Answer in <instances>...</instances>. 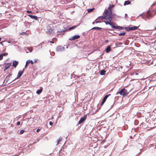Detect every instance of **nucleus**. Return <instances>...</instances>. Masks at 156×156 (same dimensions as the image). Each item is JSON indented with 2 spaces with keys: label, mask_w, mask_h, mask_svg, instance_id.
<instances>
[{
  "label": "nucleus",
  "mask_w": 156,
  "mask_h": 156,
  "mask_svg": "<svg viewBox=\"0 0 156 156\" xmlns=\"http://www.w3.org/2000/svg\"><path fill=\"white\" fill-rule=\"evenodd\" d=\"M73 7V6H70V7Z\"/></svg>",
  "instance_id": "48"
},
{
  "label": "nucleus",
  "mask_w": 156,
  "mask_h": 156,
  "mask_svg": "<svg viewBox=\"0 0 156 156\" xmlns=\"http://www.w3.org/2000/svg\"><path fill=\"white\" fill-rule=\"evenodd\" d=\"M113 5H110L109 6V7H108V9H109V10H107L108 11H112V10H111V8H112L113 7Z\"/></svg>",
  "instance_id": "24"
},
{
  "label": "nucleus",
  "mask_w": 156,
  "mask_h": 156,
  "mask_svg": "<svg viewBox=\"0 0 156 156\" xmlns=\"http://www.w3.org/2000/svg\"><path fill=\"white\" fill-rule=\"evenodd\" d=\"M64 49V47L61 46H58L56 48V51H61Z\"/></svg>",
  "instance_id": "7"
},
{
  "label": "nucleus",
  "mask_w": 156,
  "mask_h": 156,
  "mask_svg": "<svg viewBox=\"0 0 156 156\" xmlns=\"http://www.w3.org/2000/svg\"><path fill=\"white\" fill-rule=\"evenodd\" d=\"M42 90H43V88L42 87H41L40 89L39 90H37V91L36 92V93H37V94H39L42 92Z\"/></svg>",
  "instance_id": "13"
},
{
  "label": "nucleus",
  "mask_w": 156,
  "mask_h": 156,
  "mask_svg": "<svg viewBox=\"0 0 156 156\" xmlns=\"http://www.w3.org/2000/svg\"><path fill=\"white\" fill-rule=\"evenodd\" d=\"M119 93L120 95L124 96L127 95L128 92L127 90L125 88H123L121 89V90L119 92Z\"/></svg>",
  "instance_id": "3"
},
{
  "label": "nucleus",
  "mask_w": 156,
  "mask_h": 156,
  "mask_svg": "<svg viewBox=\"0 0 156 156\" xmlns=\"http://www.w3.org/2000/svg\"><path fill=\"white\" fill-rule=\"evenodd\" d=\"M105 101H104L103 100H102L101 103V105H103V104H104V103L105 102Z\"/></svg>",
  "instance_id": "31"
},
{
  "label": "nucleus",
  "mask_w": 156,
  "mask_h": 156,
  "mask_svg": "<svg viewBox=\"0 0 156 156\" xmlns=\"http://www.w3.org/2000/svg\"><path fill=\"white\" fill-rule=\"evenodd\" d=\"M37 60L36 59V60H35V61H34V62H35V63H36L37 62Z\"/></svg>",
  "instance_id": "40"
},
{
  "label": "nucleus",
  "mask_w": 156,
  "mask_h": 156,
  "mask_svg": "<svg viewBox=\"0 0 156 156\" xmlns=\"http://www.w3.org/2000/svg\"><path fill=\"white\" fill-rule=\"evenodd\" d=\"M135 74L136 75H138V73H135Z\"/></svg>",
  "instance_id": "41"
},
{
  "label": "nucleus",
  "mask_w": 156,
  "mask_h": 156,
  "mask_svg": "<svg viewBox=\"0 0 156 156\" xmlns=\"http://www.w3.org/2000/svg\"><path fill=\"white\" fill-rule=\"evenodd\" d=\"M5 66V69L4 71L8 69L11 66V63H5L4 64Z\"/></svg>",
  "instance_id": "6"
},
{
  "label": "nucleus",
  "mask_w": 156,
  "mask_h": 156,
  "mask_svg": "<svg viewBox=\"0 0 156 156\" xmlns=\"http://www.w3.org/2000/svg\"><path fill=\"white\" fill-rule=\"evenodd\" d=\"M20 124V121H18L17 122V125H19Z\"/></svg>",
  "instance_id": "35"
},
{
  "label": "nucleus",
  "mask_w": 156,
  "mask_h": 156,
  "mask_svg": "<svg viewBox=\"0 0 156 156\" xmlns=\"http://www.w3.org/2000/svg\"><path fill=\"white\" fill-rule=\"evenodd\" d=\"M108 42V40H107L105 41L106 42Z\"/></svg>",
  "instance_id": "45"
},
{
  "label": "nucleus",
  "mask_w": 156,
  "mask_h": 156,
  "mask_svg": "<svg viewBox=\"0 0 156 156\" xmlns=\"http://www.w3.org/2000/svg\"><path fill=\"white\" fill-rule=\"evenodd\" d=\"M142 18L143 19H144V20H146V19H145V18L143 16H142Z\"/></svg>",
  "instance_id": "39"
},
{
  "label": "nucleus",
  "mask_w": 156,
  "mask_h": 156,
  "mask_svg": "<svg viewBox=\"0 0 156 156\" xmlns=\"http://www.w3.org/2000/svg\"><path fill=\"white\" fill-rule=\"evenodd\" d=\"M3 58V55L0 54V60H2Z\"/></svg>",
  "instance_id": "29"
},
{
  "label": "nucleus",
  "mask_w": 156,
  "mask_h": 156,
  "mask_svg": "<svg viewBox=\"0 0 156 156\" xmlns=\"http://www.w3.org/2000/svg\"><path fill=\"white\" fill-rule=\"evenodd\" d=\"M110 94H108V95H106V96H105V97L104 98L103 100L104 101H106V100L107 99V98H108V96L109 95H110Z\"/></svg>",
  "instance_id": "17"
},
{
  "label": "nucleus",
  "mask_w": 156,
  "mask_h": 156,
  "mask_svg": "<svg viewBox=\"0 0 156 156\" xmlns=\"http://www.w3.org/2000/svg\"><path fill=\"white\" fill-rule=\"evenodd\" d=\"M125 29L126 31H129L132 30L130 27H126L125 28Z\"/></svg>",
  "instance_id": "15"
},
{
  "label": "nucleus",
  "mask_w": 156,
  "mask_h": 156,
  "mask_svg": "<svg viewBox=\"0 0 156 156\" xmlns=\"http://www.w3.org/2000/svg\"><path fill=\"white\" fill-rule=\"evenodd\" d=\"M144 16L147 18L148 19H149L150 17V15L148 14L147 13H146L145 15H144Z\"/></svg>",
  "instance_id": "25"
},
{
  "label": "nucleus",
  "mask_w": 156,
  "mask_h": 156,
  "mask_svg": "<svg viewBox=\"0 0 156 156\" xmlns=\"http://www.w3.org/2000/svg\"><path fill=\"white\" fill-rule=\"evenodd\" d=\"M25 34L26 33L25 32H23V33H21V34Z\"/></svg>",
  "instance_id": "44"
},
{
  "label": "nucleus",
  "mask_w": 156,
  "mask_h": 156,
  "mask_svg": "<svg viewBox=\"0 0 156 156\" xmlns=\"http://www.w3.org/2000/svg\"><path fill=\"white\" fill-rule=\"evenodd\" d=\"M11 75H12V74H10L6 76L5 79H6L7 81H8L9 80V78L10 77V76Z\"/></svg>",
  "instance_id": "23"
},
{
  "label": "nucleus",
  "mask_w": 156,
  "mask_h": 156,
  "mask_svg": "<svg viewBox=\"0 0 156 156\" xmlns=\"http://www.w3.org/2000/svg\"><path fill=\"white\" fill-rule=\"evenodd\" d=\"M111 25H110L112 27V28H113L116 29H119L120 30H122V27H120L119 26H116L114 25H113V23L112 22H111Z\"/></svg>",
  "instance_id": "5"
},
{
  "label": "nucleus",
  "mask_w": 156,
  "mask_h": 156,
  "mask_svg": "<svg viewBox=\"0 0 156 156\" xmlns=\"http://www.w3.org/2000/svg\"><path fill=\"white\" fill-rule=\"evenodd\" d=\"M105 101H104L103 100H102L101 103V105H103V104H104V103L105 102Z\"/></svg>",
  "instance_id": "30"
},
{
  "label": "nucleus",
  "mask_w": 156,
  "mask_h": 156,
  "mask_svg": "<svg viewBox=\"0 0 156 156\" xmlns=\"http://www.w3.org/2000/svg\"><path fill=\"white\" fill-rule=\"evenodd\" d=\"M49 124L51 126H52L53 125V123L52 122H49Z\"/></svg>",
  "instance_id": "32"
},
{
  "label": "nucleus",
  "mask_w": 156,
  "mask_h": 156,
  "mask_svg": "<svg viewBox=\"0 0 156 156\" xmlns=\"http://www.w3.org/2000/svg\"><path fill=\"white\" fill-rule=\"evenodd\" d=\"M127 16V14H125V16Z\"/></svg>",
  "instance_id": "46"
},
{
  "label": "nucleus",
  "mask_w": 156,
  "mask_h": 156,
  "mask_svg": "<svg viewBox=\"0 0 156 156\" xmlns=\"http://www.w3.org/2000/svg\"><path fill=\"white\" fill-rule=\"evenodd\" d=\"M27 12L28 13H31L32 12L31 11H29V10H27Z\"/></svg>",
  "instance_id": "36"
},
{
  "label": "nucleus",
  "mask_w": 156,
  "mask_h": 156,
  "mask_svg": "<svg viewBox=\"0 0 156 156\" xmlns=\"http://www.w3.org/2000/svg\"><path fill=\"white\" fill-rule=\"evenodd\" d=\"M24 72V69H23V70L22 71L20 70L18 72L17 76V78H20L22 75L23 74Z\"/></svg>",
  "instance_id": "8"
},
{
  "label": "nucleus",
  "mask_w": 156,
  "mask_h": 156,
  "mask_svg": "<svg viewBox=\"0 0 156 156\" xmlns=\"http://www.w3.org/2000/svg\"><path fill=\"white\" fill-rule=\"evenodd\" d=\"M125 34H126L125 32H122V33L119 34L118 35L119 36H122V35L123 36V35H125Z\"/></svg>",
  "instance_id": "27"
},
{
  "label": "nucleus",
  "mask_w": 156,
  "mask_h": 156,
  "mask_svg": "<svg viewBox=\"0 0 156 156\" xmlns=\"http://www.w3.org/2000/svg\"><path fill=\"white\" fill-rule=\"evenodd\" d=\"M40 130V129H37V130H36V132H38Z\"/></svg>",
  "instance_id": "37"
},
{
  "label": "nucleus",
  "mask_w": 156,
  "mask_h": 156,
  "mask_svg": "<svg viewBox=\"0 0 156 156\" xmlns=\"http://www.w3.org/2000/svg\"><path fill=\"white\" fill-rule=\"evenodd\" d=\"M51 43H54V42L53 41H51Z\"/></svg>",
  "instance_id": "47"
},
{
  "label": "nucleus",
  "mask_w": 156,
  "mask_h": 156,
  "mask_svg": "<svg viewBox=\"0 0 156 156\" xmlns=\"http://www.w3.org/2000/svg\"><path fill=\"white\" fill-rule=\"evenodd\" d=\"M69 4H70L71 3V2L69 1Z\"/></svg>",
  "instance_id": "42"
},
{
  "label": "nucleus",
  "mask_w": 156,
  "mask_h": 156,
  "mask_svg": "<svg viewBox=\"0 0 156 156\" xmlns=\"http://www.w3.org/2000/svg\"><path fill=\"white\" fill-rule=\"evenodd\" d=\"M62 140V138L61 137H60L59 138L58 140L57 143V145L59 144Z\"/></svg>",
  "instance_id": "22"
},
{
  "label": "nucleus",
  "mask_w": 156,
  "mask_h": 156,
  "mask_svg": "<svg viewBox=\"0 0 156 156\" xmlns=\"http://www.w3.org/2000/svg\"><path fill=\"white\" fill-rule=\"evenodd\" d=\"M25 34L26 33L25 32H23V33H21V34Z\"/></svg>",
  "instance_id": "43"
},
{
  "label": "nucleus",
  "mask_w": 156,
  "mask_h": 156,
  "mask_svg": "<svg viewBox=\"0 0 156 156\" xmlns=\"http://www.w3.org/2000/svg\"><path fill=\"white\" fill-rule=\"evenodd\" d=\"M76 26H74L71 27L69 28V30H71L73 29L74 28L76 27Z\"/></svg>",
  "instance_id": "26"
},
{
  "label": "nucleus",
  "mask_w": 156,
  "mask_h": 156,
  "mask_svg": "<svg viewBox=\"0 0 156 156\" xmlns=\"http://www.w3.org/2000/svg\"><path fill=\"white\" fill-rule=\"evenodd\" d=\"M132 29V30H136L137 28H138V27L136 26H133V27H130Z\"/></svg>",
  "instance_id": "18"
},
{
  "label": "nucleus",
  "mask_w": 156,
  "mask_h": 156,
  "mask_svg": "<svg viewBox=\"0 0 156 156\" xmlns=\"http://www.w3.org/2000/svg\"><path fill=\"white\" fill-rule=\"evenodd\" d=\"M18 62L14 61L13 62L12 66L16 68L18 64Z\"/></svg>",
  "instance_id": "11"
},
{
  "label": "nucleus",
  "mask_w": 156,
  "mask_h": 156,
  "mask_svg": "<svg viewBox=\"0 0 156 156\" xmlns=\"http://www.w3.org/2000/svg\"><path fill=\"white\" fill-rule=\"evenodd\" d=\"M24 132V130H23V129H22L20 131V134H22Z\"/></svg>",
  "instance_id": "28"
},
{
  "label": "nucleus",
  "mask_w": 156,
  "mask_h": 156,
  "mask_svg": "<svg viewBox=\"0 0 156 156\" xmlns=\"http://www.w3.org/2000/svg\"><path fill=\"white\" fill-rule=\"evenodd\" d=\"M27 62H28V64H29L30 63L31 64L33 65L34 64L32 60H28L27 61Z\"/></svg>",
  "instance_id": "21"
},
{
  "label": "nucleus",
  "mask_w": 156,
  "mask_h": 156,
  "mask_svg": "<svg viewBox=\"0 0 156 156\" xmlns=\"http://www.w3.org/2000/svg\"><path fill=\"white\" fill-rule=\"evenodd\" d=\"M130 3V2L129 1H126L124 3V5H129Z\"/></svg>",
  "instance_id": "20"
},
{
  "label": "nucleus",
  "mask_w": 156,
  "mask_h": 156,
  "mask_svg": "<svg viewBox=\"0 0 156 156\" xmlns=\"http://www.w3.org/2000/svg\"><path fill=\"white\" fill-rule=\"evenodd\" d=\"M142 146V144H138V147Z\"/></svg>",
  "instance_id": "38"
},
{
  "label": "nucleus",
  "mask_w": 156,
  "mask_h": 156,
  "mask_svg": "<svg viewBox=\"0 0 156 156\" xmlns=\"http://www.w3.org/2000/svg\"><path fill=\"white\" fill-rule=\"evenodd\" d=\"M101 29V28L100 27H95L91 29L92 30L96 29V30H99Z\"/></svg>",
  "instance_id": "16"
},
{
  "label": "nucleus",
  "mask_w": 156,
  "mask_h": 156,
  "mask_svg": "<svg viewBox=\"0 0 156 156\" xmlns=\"http://www.w3.org/2000/svg\"><path fill=\"white\" fill-rule=\"evenodd\" d=\"M105 71L104 70H101L100 72V74L101 75H103L105 74Z\"/></svg>",
  "instance_id": "14"
},
{
  "label": "nucleus",
  "mask_w": 156,
  "mask_h": 156,
  "mask_svg": "<svg viewBox=\"0 0 156 156\" xmlns=\"http://www.w3.org/2000/svg\"><path fill=\"white\" fill-rule=\"evenodd\" d=\"M142 15V14H140V15L139 16H141V15Z\"/></svg>",
  "instance_id": "50"
},
{
  "label": "nucleus",
  "mask_w": 156,
  "mask_h": 156,
  "mask_svg": "<svg viewBox=\"0 0 156 156\" xmlns=\"http://www.w3.org/2000/svg\"><path fill=\"white\" fill-rule=\"evenodd\" d=\"M8 55V53H4L2 54V55L3 56H6V55Z\"/></svg>",
  "instance_id": "34"
},
{
  "label": "nucleus",
  "mask_w": 156,
  "mask_h": 156,
  "mask_svg": "<svg viewBox=\"0 0 156 156\" xmlns=\"http://www.w3.org/2000/svg\"><path fill=\"white\" fill-rule=\"evenodd\" d=\"M28 62H26V65L25 66V68H26V67H27L28 66V65L29 64L28 63Z\"/></svg>",
  "instance_id": "33"
},
{
  "label": "nucleus",
  "mask_w": 156,
  "mask_h": 156,
  "mask_svg": "<svg viewBox=\"0 0 156 156\" xmlns=\"http://www.w3.org/2000/svg\"><path fill=\"white\" fill-rule=\"evenodd\" d=\"M54 30L50 25H48L47 27V29L46 32L48 34H51L54 33Z\"/></svg>",
  "instance_id": "2"
},
{
  "label": "nucleus",
  "mask_w": 156,
  "mask_h": 156,
  "mask_svg": "<svg viewBox=\"0 0 156 156\" xmlns=\"http://www.w3.org/2000/svg\"><path fill=\"white\" fill-rule=\"evenodd\" d=\"M155 29H156V28H155Z\"/></svg>",
  "instance_id": "51"
},
{
  "label": "nucleus",
  "mask_w": 156,
  "mask_h": 156,
  "mask_svg": "<svg viewBox=\"0 0 156 156\" xmlns=\"http://www.w3.org/2000/svg\"><path fill=\"white\" fill-rule=\"evenodd\" d=\"M1 38L0 37V41H1Z\"/></svg>",
  "instance_id": "49"
},
{
  "label": "nucleus",
  "mask_w": 156,
  "mask_h": 156,
  "mask_svg": "<svg viewBox=\"0 0 156 156\" xmlns=\"http://www.w3.org/2000/svg\"><path fill=\"white\" fill-rule=\"evenodd\" d=\"M87 117V115H84L83 117H81L78 123L80 124L83 122L86 119Z\"/></svg>",
  "instance_id": "4"
},
{
  "label": "nucleus",
  "mask_w": 156,
  "mask_h": 156,
  "mask_svg": "<svg viewBox=\"0 0 156 156\" xmlns=\"http://www.w3.org/2000/svg\"><path fill=\"white\" fill-rule=\"evenodd\" d=\"M103 15V16L99 17L98 19L100 18L101 20L105 19L106 21H104V22L106 24L111 25V20L113 17L112 11L111 10L108 11L107 10H106L104 12Z\"/></svg>",
  "instance_id": "1"
},
{
  "label": "nucleus",
  "mask_w": 156,
  "mask_h": 156,
  "mask_svg": "<svg viewBox=\"0 0 156 156\" xmlns=\"http://www.w3.org/2000/svg\"><path fill=\"white\" fill-rule=\"evenodd\" d=\"M28 16L30 17L31 18L34 19L35 20H37L38 18L37 16H33L31 15H28Z\"/></svg>",
  "instance_id": "10"
},
{
  "label": "nucleus",
  "mask_w": 156,
  "mask_h": 156,
  "mask_svg": "<svg viewBox=\"0 0 156 156\" xmlns=\"http://www.w3.org/2000/svg\"><path fill=\"white\" fill-rule=\"evenodd\" d=\"M94 9V8H93L92 9H87V11L88 12H90L92 11Z\"/></svg>",
  "instance_id": "19"
},
{
  "label": "nucleus",
  "mask_w": 156,
  "mask_h": 156,
  "mask_svg": "<svg viewBox=\"0 0 156 156\" xmlns=\"http://www.w3.org/2000/svg\"><path fill=\"white\" fill-rule=\"evenodd\" d=\"M80 37V36L78 35H75L72 37L71 38L69 39V40H74L76 39H77Z\"/></svg>",
  "instance_id": "9"
},
{
  "label": "nucleus",
  "mask_w": 156,
  "mask_h": 156,
  "mask_svg": "<svg viewBox=\"0 0 156 156\" xmlns=\"http://www.w3.org/2000/svg\"><path fill=\"white\" fill-rule=\"evenodd\" d=\"M106 52V53H108L111 51V47L110 46H108L105 49Z\"/></svg>",
  "instance_id": "12"
}]
</instances>
